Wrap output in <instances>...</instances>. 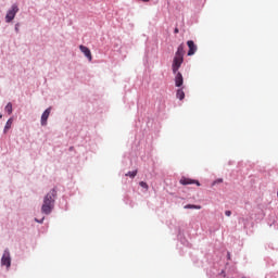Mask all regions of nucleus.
Returning a JSON list of instances; mask_svg holds the SVG:
<instances>
[{
    "label": "nucleus",
    "mask_w": 278,
    "mask_h": 278,
    "mask_svg": "<svg viewBox=\"0 0 278 278\" xmlns=\"http://www.w3.org/2000/svg\"><path fill=\"white\" fill-rule=\"evenodd\" d=\"M58 197V191L52 189L47 195L43 198V204L41 206L42 214H51L53 208L55 207V198Z\"/></svg>",
    "instance_id": "f257e3e1"
},
{
    "label": "nucleus",
    "mask_w": 278,
    "mask_h": 278,
    "mask_svg": "<svg viewBox=\"0 0 278 278\" xmlns=\"http://www.w3.org/2000/svg\"><path fill=\"white\" fill-rule=\"evenodd\" d=\"M185 49H186V46H184V43H180L178 46V49L175 53V56L172 63L173 73H177L179 68H181V65L184 64V55L186 54Z\"/></svg>",
    "instance_id": "f03ea898"
},
{
    "label": "nucleus",
    "mask_w": 278,
    "mask_h": 278,
    "mask_svg": "<svg viewBox=\"0 0 278 278\" xmlns=\"http://www.w3.org/2000/svg\"><path fill=\"white\" fill-rule=\"evenodd\" d=\"M16 14H18V5L13 4L11 9L7 12L5 23H12L13 18L16 17Z\"/></svg>",
    "instance_id": "7ed1b4c3"
},
{
    "label": "nucleus",
    "mask_w": 278,
    "mask_h": 278,
    "mask_svg": "<svg viewBox=\"0 0 278 278\" xmlns=\"http://www.w3.org/2000/svg\"><path fill=\"white\" fill-rule=\"evenodd\" d=\"M1 266H5L8 269L12 266V257L10 256V250H5L2 258H1Z\"/></svg>",
    "instance_id": "20e7f679"
},
{
    "label": "nucleus",
    "mask_w": 278,
    "mask_h": 278,
    "mask_svg": "<svg viewBox=\"0 0 278 278\" xmlns=\"http://www.w3.org/2000/svg\"><path fill=\"white\" fill-rule=\"evenodd\" d=\"M179 184H181V186H190L192 184H197L198 186H201V182H199V180L190 179L187 177H181L179 180Z\"/></svg>",
    "instance_id": "39448f33"
},
{
    "label": "nucleus",
    "mask_w": 278,
    "mask_h": 278,
    "mask_svg": "<svg viewBox=\"0 0 278 278\" xmlns=\"http://www.w3.org/2000/svg\"><path fill=\"white\" fill-rule=\"evenodd\" d=\"M51 115V108H48L41 115V125L42 127H47V121H49V116Z\"/></svg>",
    "instance_id": "423d86ee"
},
{
    "label": "nucleus",
    "mask_w": 278,
    "mask_h": 278,
    "mask_svg": "<svg viewBox=\"0 0 278 278\" xmlns=\"http://www.w3.org/2000/svg\"><path fill=\"white\" fill-rule=\"evenodd\" d=\"M175 76V85L177 88H181V86H184V75H181V73L176 72L174 73Z\"/></svg>",
    "instance_id": "0eeeda50"
},
{
    "label": "nucleus",
    "mask_w": 278,
    "mask_h": 278,
    "mask_svg": "<svg viewBox=\"0 0 278 278\" xmlns=\"http://www.w3.org/2000/svg\"><path fill=\"white\" fill-rule=\"evenodd\" d=\"M79 49L84 55L89 60V62H92V52H90V49L86 46H79Z\"/></svg>",
    "instance_id": "6e6552de"
},
{
    "label": "nucleus",
    "mask_w": 278,
    "mask_h": 278,
    "mask_svg": "<svg viewBox=\"0 0 278 278\" xmlns=\"http://www.w3.org/2000/svg\"><path fill=\"white\" fill-rule=\"evenodd\" d=\"M187 47H189V51L187 55H194L197 53V45H194V41L189 40L187 41Z\"/></svg>",
    "instance_id": "1a4fd4ad"
},
{
    "label": "nucleus",
    "mask_w": 278,
    "mask_h": 278,
    "mask_svg": "<svg viewBox=\"0 0 278 278\" xmlns=\"http://www.w3.org/2000/svg\"><path fill=\"white\" fill-rule=\"evenodd\" d=\"M176 97L177 99H179V101H184V99H186V93L184 92V89H178L176 92Z\"/></svg>",
    "instance_id": "9d476101"
},
{
    "label": "nucleus",
    "mask_w": 278,
    "mask_h": 278,
    "mask_svg": "<svg viewBox=\"0 0 278 278\" xmlns=\"http://www.w3.org/2000/svg\"><path fill=\"white\" fill-rule=\"evenodd\" d=\"M12 123H13L12 118L8 119V122H7L5 126H4V134H8V130L11 129Z\"/></svg>",
    "instance_id": "9b49d317"
},
{
    "label": "nucleus",
    "mask_w": 278,
    "mask_h": 278,
    "mask_svg": "<svg viewBox=\"0 0 278 278\" xmlns=\"http://www.w3.org/2000/svg\"><path fill=\"white\" fill-rule=\"evenodd\" d=\"M185 210H201V205L187 204L185 205Z\"/></svg>",
    "instance_id": "f8f14e48"
},
{
    "label": "nucleus",
    "mask_w": 278,
    "mask_h": 278,
    "mask_svg": "<svg viewBox=\"0 0 278 278\" xmlns=\"http://www.w3.org/2000/svg\"><path fill=\"white\" fill-rule=\"evenodd\" d=\"M136 175H138V170H134V172H128L126 174V177H130L131 179H134V177H136Z\"/></svg>",
    "instance_id": "ddd939ff"
},
{
    "label": "nucleus",
    "mask_w": 278,
    "mask_h": 278,
    "mask_svg": "<svg viewBox=\"0 0 278 278\" xmlns=\"http://www.w3.org/2000/svg\"><path fill=\"white\" fill-rule=\"evenodd\" d=\"M5 112H8V114H12V104L10 102L5 106Z\"/></svg>",
    "instance_id": "4468645a"
},
{
    "label": "nucleus",
    "mask_w": 278,
    "mask_h": 278,
    "mask_svg": "<svg viewBox=\"0 0 278 278\" xmlns=\"http://www.w3.org/2000/svg\"><path fill=\"white\" fill-rule=\"evenodd\" d=\"M139 186H140L141 188H144V190H149V185H148L147 182H144V181H140V182H139Z\"/></svg>",
    "instance_id": "2eb2a0df"
},
{
    "label": "nucleus",
    "mask_w": 278,
    "mask_h": 278,
    "mask_svg": "<svg viewBox=\"0 0 278 278\" xmlns=\"http://www.w3.org/2000/svg\"><path fill=\"white\" fill-rule=\"evenodd\" d=\"M225 215H226V216H231V211H226V212H225Z\"/></svg>",
    "instance_id": "dca6fc26"
},
{
    "label": "nucleus",
    "mask_w": 278,
    "mask_h": 278,
    "mask_svg": "<svg viewBox=\"0 0 278 278\" xmlns=\"http://www.w3.org/2000/svg\"><path fill=\"white\" fill-rule=\"evenodd\" d=\"M174 34H179V28H175Z\"/></svg>",
    "instance_id": "f3484780"
},
{
    "label": "nucleus",
    "mask_w": 278,
    "mask_h": 278,
    "mask_svg": "<svg viewBox=\"0 0 278 278\" xmlns=\"http://www.w3.org/2000/svg\"><path fill=\"white\" fill-rule=\"evenodd\" d=\"M37 223H42V220H45V218H42L41 220L35 219Z\"/></svg>",
    "instance_id": "a211bd4d"
},
{
    "label": "nucleus",
    "mask_w": 278,
    "mask_h": 278,
    "mask_svg": "<svg viewBox=\"0 0 278 278\" xmlns=\"http://www.w3.org/2000/svg\"><path fill=\"white\" fill-rule=\"evenodd\" d=\"M141 1H143V3H149L150 0H141Z\"/></svg>",
    "instance_id": "6ab92c4d"
},
{
    "label": "nucleus",
    "mask_w": 278,
    "mask_h": 278,
    "mask_svg": "<svg viewBox=\"0 0 278 278\" xmlns=\"http://www.w3.org/2000/svg\"><path fill=\"white\" fill-rule=\"evenodd\" d=\"M0 118H3V115H2V114H0Z\"/></svg>",
    "instance_id": "aec40b11"
}]
</instances>
